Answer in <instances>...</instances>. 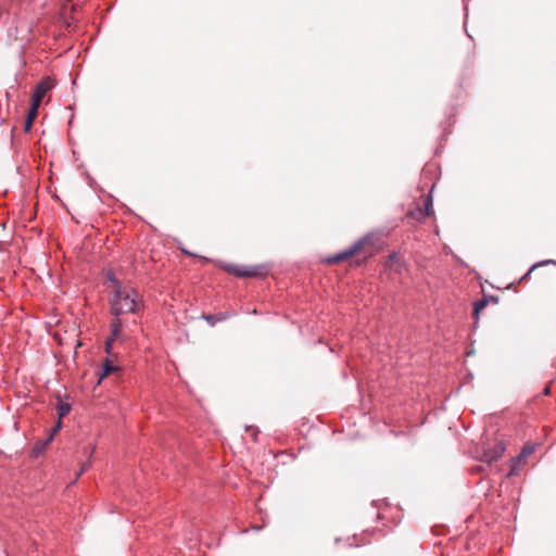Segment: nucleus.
<instances>
[{"label": "nucleus", "mask_w": 556, "mask_h": 556, "mask_svg": "<svg viewBox=\"0 0 556 556\" xmlns=\"http://www.w3.org/2000/svg\"><path fill=\"white\" fill-rule=\"evenodd\" d=\"M108 279L113 287V296L111 299V312L115 316L127 313H136L140 307V298L136 290L130 287L123 286L118 280L109 273Z\"/></svg>", "instance_id": "f257e3e1"}, {"label": "nucleus", "mask_w": 556, "mask_h": 556, "mask_svg": "<svg viewBox=\"0 0 556 556\" xmlns=\"http://www.w3.org/2000/svg\"><path fill=\"white\" fill-rule=\"evenodd\" d=\"M55 86L54 79L47 76L42 78L35 87V90L31 96V103H36L40 106L42 99Z\"/></svg>", "instance_id": "f03ea898"}, {"label": "nucleus", "mask_w": 556, "mask_h": 556, "mask_svg": "<svg viewBox=\"0 0 556 556\" xmlns=\"http://www.w3.org/2000/svg\"><path fill=\"white\" fill-rule=\"evenodd\" d=\"M364 242H365L364 239L355 242L351 248L346 249L345 251L329 257L327 260V262L334 264V263H339L341 261H344V260L351 257L352 255H354L355 253H357L358 251H361L363 249Z\"/></svg>", "instance_id": "7ed1b4c3"}, {"label": "nucleus", "mask_w": 556, "mask_h": 556, "mask_svg": "<svg viewBox=\"0 0 556 556\" xmlns=\"http://www.w3.org/2000/svg\"><path fill=\"white\" fill-rule=\"evenodd\" d=\"M226 269L240 278L256 277L258 275V269L256 267L227 265Z\"/></svg>", "instance_id": "20e7f679"}, {"label": "nucleus", "mask_w": 556, "mask_h": 556, "mask_svg": "<svg viewBox=\"0 0 556 556\" xmlns=\"http://www.w3.org/2000/svg\"><path fill=\"white\" fill-rule=\"evenodd\" d=\"M505 452V445L502 442L495 444L493 448H489L483 454V460L491 464L496 462Z\"/></svg>", "instance_id": "39448f33"}, {"label": "nucleus", "mask_w": 556, "mask_h": 556, "mask_svg": "<svg viewBox=\"0 0 556 556\" xmlns=\"http://www.w3.org/2000/svg\"><path fill=\"white\" fill-rule=\"evenodd\" d=\"M123 323L119 318L114 319L111 323V337L105 342V350L110 353L113 341L121 334Z\"/></svg>", "instance_id": "423d86ee"}, {"label": "nucleus", "mask_w": 556, "mask_h": 556, "mask_svg": "<svg viewBox=\"0 0 556 556\" xmlns=\"http://www.w3.org/2000/svg\"><path fill=\"white\" fill-rule=\"evenodd\" d=\"M533 452V447L529 444L525 445L517 460L514 463L510 475H514L517 470V466L519 463L525 460L531 453Z\"/></svg>", "instance_id": "0eeeda50"}, {"label": "nucleus", "mask_w": 556, "mask_h": 556, "mask_svg": "<svg viewBox=\"0 0 556 556\" xmlns=\"http://www.w3.org/2000/svg\"><path fill=\"white\" fill-rule=\"evenodd\" d=\"M71 409H72V406L70 403H64V402L60 401L56 406L59 419H62L63 417L67 416L70 414Z\"/></svg>", "instance_id": "6e6552de"}, {"label": "nucleus", "mask_w": 556, "mask_h": 556, "mask_svg": "<svg viewBox=\"0 0 556 556\" xmlns=\"http://www.w3.org/2000/svg\"><path fill=\"white\" fill-rule=\"evenodd\" d=\"M102 369H103V371L100 376V380L103 379L104 377L109 376L113 371H115L116 367L109 359H105V362L103 363Z\"/></svg>", "instance_id": "1a4fd4ad"}, {"label": "nucleus", "mask_w": 556, "mask_h": 556, "mask_svg": "<svg viewBox=\"0 0 556 556\" xmlns=\"http://www.w3.org/2000/svg\"><path fill=\"white\" fill-rule=\"evenodd\" d=\"M38 109H39V105H37L36 103H31V105L28 110L26 119L34 123V121L36 119V117L38 115Z\"/></svg>", "instance_id": "9d476101"}, {"label": "nucleus", "mask_w": 556, "mask_h": 556, "mask_svg": "<svg viewBox=\"0 0 556 556\" xmlns=\"http://www.w3.org/2000/svg\"><path fill=\"white\" fill-rule=\"evenodd\" d=\"M227 318V315L225 314H215V315H207L205 316V319L211 324L215 325V323L224 320Z\"/></svg>", "instance_id": "9b49d317"}, {"label": "nucleus", "mask_w": 556, "mask_h": 556, "mask_svg": "<svg viewBox=\"0 0 556 556\" xmlns=\"http://www.w3.org/2000/svg\"><path fill=\"white\" fill-rule=\"evenodd\" d=\"M425 211H426V215H428V216L433 214L432 199H431L430 194L425 200Z\"/></svg>", "instance_id": "f8f14e48"}, {"label": "nucleus", "mask_w": 556, "mask_h": 556, "mask_svg": "<svg viewBox=\"0 0 556 556\" xmlns=\"http://www.w3.org/2000/svg\"><path fill=\"white\" fill-rule=\"evenodd\" d=\"M62 428V421L61 419H58L55 426L52 428L50 437L47 439V443L51 442L54 434L58 433Z\"/></svg>", "instance_id": "ddd939ff"}, {"label": "nucleus", "mask_w": 556, "mask_h": 556, "mask_svg": "<svg viewBox=\"0 0 556 556\" xmlns=\"http://www.w3.org/2000/svg\"><path fill=\"white\" fill-rule=\"evenodd\" d=\"M485 306V302H477L475 304V313L478 314L480 309H482Z\"/></svg>", "instance_id": "4468645a"}, {"label": "nucleus", "mask_w": 556, "mask_h": 556, "mask_svg": "<svg viewBox=\"0 0 556 556\" xmlns=\"http://www.w3.org/2000/svg\"><path fill=\"white\" fill-rule=\"evenodd\" d=\"M31 126H33V123L30 121H25V125H24V128H25V131H29L31 129Z\"/></svg>", "instance_id": "2eb2a0df"}, {"label": "nucleus", "mask_w": 556, "mask_h": 556, "mask_svg": "<svg viewBox=\"0 0 556 556\" xmlns=\"http://www.w3.org/2000/svg\"><path fill=\"white\" fill-rule=\"evenodd\" d=\"M88 467H89V463H85V464L83 465L81 469H80L79 475H80L81 472L86 471V470L88 469Z\"/></svg>", "instance_id": "dca6fc26"}, {"label": "nucleus", "mask_w": 556, "mask_h": 556, "mask_svg": "<svg viewBox=\"0 0 556 556\" xmlns=\"http://www.w3.org/2000/svg\"><path fill=\"white\" fill-rule=\"evenodd\" d=\"M536 267V265H532L531 269L529 270V274Z\"/></svg>", "instance_id": "f3484780"}]
</instances>
